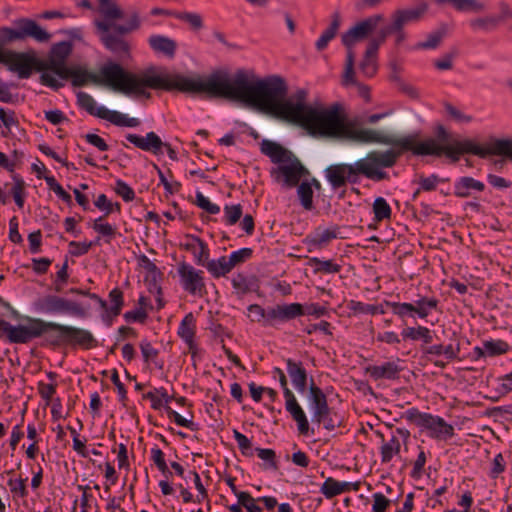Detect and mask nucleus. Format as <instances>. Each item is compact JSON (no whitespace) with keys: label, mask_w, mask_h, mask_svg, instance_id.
Instances as JSON below:
<instances>
[{"label":"nucleus","mask_w":512,"mask_h":512,"mask_svg":"<svg viewBox=\"0 0 512 512\" xmlns=\"http://www.w3.org/2000/svg\"><path fill=\"white\" fill-rule=\"evenodd\" d=\"M154 68L137 74L126 70L120 63L106 62L98 74L80 67H74L70 77L74 87H82L92 82L108 87L116 93L134 98H151L146 88L154 90H177L208 99L224 98V71H217L207 78L201 76L186 77L181 74H154Z\"/></svg>","instance_id":"nucleus-1"},{"label":"nucleus","mask_w":512,"mask_h":512,"mask_svg":"<svg viewBox=\"0 0 512 512\" xmlns=\"http://www.w3.org/2000/svg\"><path fill=\"white\" fill-rule=\"evenodd\" d=\"M283 115L288 123L300 126L315 138L349 141L359 144L397 145L412 149L409 139L384 131L362 128L356 122L346 119L340 104L327 108L302 107L296 105L285 107Z\"/></svg>","instance_id":"nucleus-2"},{"label":"nucleus","mask_w":512,"mask_h":512,"mask_svg":"<svg viewBox=\"0 0 512 512\" xmlns=\"http://www.w3.org/2000/svg\"><path fill=\"white\" fill-rule=\"evenodd\" d=\"M410 140L412 149H404L401 146L390 145L392 148L385 151H370L365 157L358 159L353 164H334L326 168V177L334 189L341 188L347 183L357 184L361 176L379 182L388 180L389 175L385 168H392L398 158L407 151L416 156L447 157V148L440 147L436 141L430 139L426 142H418V134L399 136Z\"/></svg>","instance_id":"nucleus-3"},{"label":"nucleus","mask_w":512,"mask_h":512,"mask_svg":"<svg viewBox=\"0 0 512 512\" xmlns=\"http://www.w3.org/2000/svg\"><path fill=\"white\" fill-rule=\"evenodd\" d=\"M23 319L26 324L17 326L0 320V339L5 336L10 343L27 344L32 339L43 337L42 345L53 349L69 346L89 350L98 346L97 339L87 329L30 316Z\"/></svg>","instance_id":"nucleus-4"},{"label":"nucleus","mask_w":512,"mask_h":512,"mask_svg":"<svg viewBox=\"0 0 512 512\" xmlns=\"http://www.w3.org/2000/svg\"><path fill=\"white\" fill-rule=\"evenodd\" d=\"M280 84V81L272 80V76L250 81L247 71L238 69L234 75L226 73V99L239 101L267 114L274 111L271 100L281 94Z\"/></svg>","instance_id":"nucleus-5"},{"label":"nucleus","mask_w":512,"mask_h":512,"mask_svg":"<svg viewBox=\"0 0 512 512\" xmlns=\"http://www.w3.org/2000/svg\"><path fill=\"white\" fill-rule=\"evenodd\" d=\"M472 154L480 158L490 155L505 156L512 159V140L494 139L489 145L481 146L474 141L457 142L447 147V158L452 162L459 161L461 155Z\"/></svg>","instance_id":"nucleus-6"},{"label":"nucleus","mask_w":512,"mask_h":512,"mask_svg":"<svg viewBox=\"0 0 512 512\" xmlns=\"http://www.w3.org/2000/svg\"><path fill=\"white\" fill-rule=\"evenodd\" d=\"M96 33L105 47L118 60L131 57V43L126 38V31L119 29V24L111 21H95Z\"/></svg>","instance_id":"nucleus-7"},{"label":"nucleus","mask_w":512,"mask_h":512,"mask_svg":"<svg viewBox=\"0 0 512 512\" xmlns=\"http://www.w3.org/2000/svg\"><path fill=\"white\" fill-rule=\"evenodd\" d=\"M34 308L36 311L43 314H66L78 318H86L90 309L89 306H85L82 303L54 294H48L38 298L34 302Z\"/></svg>","instance_id":"nucleus-8"},{"label":"nucleus","mask_w":512,"mask_h":512,"mask_svg":"<svg viewBox=\"0 0 512 512\" xmlns=\"http://www.w3.org/2000/svg\"><path fill=\"white\" fill-rule=\"evenodd\" d=\"M17 29L10 27H2L0 29V45L15 40H23L31 37L38 42H47L51 38V34L42 29L34 20L29 18H19L14 21Z\"/></svg>","instance_id":"nucleus-9"},{"label":"nucleus","mask_w":512,"mask_h":512,"mask_svg":"<svg viewBox=\"0 0 512 512\" xmlns=\"http://www.w3.org/2000/svg\"><path fill=\"white\" fill-rule=\"evenodd\" d=\"M405 417L411 423L430 431V436L436 439H446L454 435V427L442 417L420 412L417 408H410Z\"/></svg>","instance_id":"nucleus-10"},{"label":"nucleus","mask_w":512,"mask_h":512,"mask_svg":"<svg viewBox=\"0 0 512 512\" xmlns=\"http://www.w3.org/2000/svg\"><path fill=\"white\" fill-rule=\"evenodd\" d=\"M271 170V176L276 182H282L284 186L292 188L299 184L302 177L309 175L308 169L301 163V161L293 154L292 159H289Z\"/></svg>","instance_id":"nucleus-11"},{"label":"nucleus","mask_w":512,"mask_h":512,"mask_svg":"<svg viewBox=\"0 0 512 512\" xmlns=\"http://www.w3.org/2000/svg\"><path fill=\"white\" fill-rule=\"evenodd\" d=\"M272 80H278L281 82L280 87L282 88V92L280 95L276 96L273 100H271L272 105L274 106V111H268L267 115H270L276 119L288 122V119L284 117L282 114L288 105L292 107L299 105L302 107H312L311 105L306 104L307 92L303 89L298 90L294 94L295 101L291 99H286L288 93V87L285 80L280 76H272Z\"/></svg>","instance_id":"nucleus-12"},{"label":"nucleus","mask_w":512,"mask_h":512,"mask_svg":"<svg viewBox=\"0 0 512 512\" xmlns=\"http://www.w3.org/2000/svg\"><path fill=\"white\" fill-rule=\"evenodd\" d=\"M383 20L384 16L382 14H375L356 23L342 35V44L347 48V51H353L354 44L366 39Z\"/></svg>","instance_id":"nucleus-13"},{"label":"nucleus","mask_w":512,"mask_h":512,"mask_svg":"<svg viewBox=\"0 0 512 512\" xmlns=\"http://www.w3.org/2000/svg\"><path fill=\"white\" fill-rule=\"evenodd\" d=\"M126 140L135 147L143 151L151 152L154 155L163 154V148H165L169 158L173 161L177 160L176 151L169 143L163 142L155 132H148L145 137L130 133L126 135Z\"/></svg>","instance_id":"nucleus-14"},{"label":"nucleus","mask_w":512,"mask_h":512,"mask_svg":"<svg viewBox=\"0 0 512 512\" xmlns=\"http://www.w3.org/2000/svg\"><path fill=\"white\" fill-rule=\"evenodd\" d=\"M44 71L40 75V83L54 90H59L64 86L62 82L57 80L51 73L58 76L62 80H70L74 67H68L65 62H56L53 60H43Z\"/></svg>","instance_id":"nucleus-15"},{"label":"nucleus","mask_w":512,"mask_h":512,"mask_svg":"<svg viewBox=\"0 0 512 512\" xmlns=\"http://www.w3.org/2000/svg\"><path fill=\"white\" fill-rule=\"evenodd\" d=\"M424 11L425 8L396 10L392 15V23L381 28L378 33L386 39L388 35L392 34V31L401 30L406 24L418 21Z\"/></svg>","instance_id":"nucleus-16"},{"label":"nucleus","mask_w":512,"mask_h":512,"mask_svg":"<svg viewBox=\"0 0 512 512\" xmlns=\"http://www.w3.org/2000/svg\"><path fill=\"white\" fill-rule=\"evenodd\" d=\"M178 273L181 278L183 288L189 293L195 294L201 292L204 288L203 277L201 271H196L193 266L182 262L179 264Z\"/></svg>","instance_id":"nucleus-17"},{"label":"nucleus","mask_w":512,"mask_h":512,"mask_svg":"<svg viewBox=\"0 0 512 512\" xmlns=\"http://www.w3.org/2000/svg\"><path fill=\"white\" fill-rule=\"evenodd\" d=\"M383 35L377 33V36L372 38L367 46L363 60L360 63V70L367 77H372L377 71L376 56L381 44L385 42Z\"/></svg>","instance_id":"nucleus-18"},{"label":"nucleus","mask_w":512,"mask_h":512,"mask_svg":"<svg viewBox=\"0 0 512 512\" xmlns=\"http://www.w3.org/2000/svg\"><path fill=\"white\" fill-rule=\"evenodd\" d=\"M302 315H304V306L300 303L283 304L269 308V318L272 319V323L275 320L289 321Z\"/></svg>","instance_id":"nucleus-19"},{"label":"nucleus","mask_w":512,"mask_h":512,"mask_svg":"<svg viewBox=\"0 0 512 512\" xmlns=\"http://www.w3.org/2000/svg\"><path fill=\"white\" fill-rule=\"evenodd\" d=\"M261 152L268 156L273 163H285L289 159H292L293 153L279 143L264 139L260 144Z\"/></svg>","instance_id":"nucleus-20"},{"label":"nucleus","mask_w":512,"mask_h":512,"mask_svg":"<svg viewBox=\"0 0 512 512\" xmlns=\"http://www.w3.org/2000/svg\"><path fill=\"white\" fill-rule=\"evenodd\" d=\"M402 368L396 362H385L382 365H370L366 367V373L374 380L399 378Z\"/></svg>","instance_id":"nucleus-21"},{"label":"nucleus","mask_w":512,"mask_h":512,"mask_svg":"<svg viewBox=\"0 0 512 512\" xmlns=\"http://www.w3.org/2000/svg\"><path fill=\"white\" fill-rule=\"evenodd\" d=\"M195 331H196V319L192 313H188L182 319L179 328L178 335L187 344L189 352L194 355L196 350L195 343Z\"/></svg>","instance_id":"nucleus-22"},{"label":"nucleus","mask_w":512,"mask_h":512,"mask_svg":"<svg viewBox=\"0 0 512 512\" xmlns=\"http://www.w3.org/2000/svg\"><path fill=\"white\" fill-rule=\"evenodd\" d=\"M340 227L336 224L327 229L316 228L315 231L307 236V242L317 248L325 247L330 241L338 238Z\"/></svg>","instance_id":"nucleus-23"},{"label":"nucleus","mask_w":512,"mask_h":512,"mask_svg":"<svg viewBox=\"0 0 512 512\" xmlns=\"http://www.w3.org/2000/svg\"><path fill=\"white\" fill-rule=\"evenodd\" d=\"M485 189V184L473 177L464 176L460 177L454 183V195L458 198H468L472 195V191L482 192Z\"/></svg>","instance_id":"nucleus-24"},{"label":"nucleus","mask_w":512,"mask_h":512,"mask_svg":"<svg viewBox=\"0 0 512 512\" xmlns=\"http://www.w3.org/2000/svg\"><path fill=\"white\" fill-rule=\"evenodd\" d=\"M287 373L291 378L294 387L301 393L305 392L307 387V372L302 362H296L292 359L286 360Z\"/></svg>","instance_id":"nucleus-25"},{"label":"nucleus","mask_w":512,"mask_h":512,"mask_svg":"<svg viewBox=\"0 0 512 512\" xmlns=\"http://www.w3.org/2000/svg\"><path fill=\"white\" fill-rule=\"evenodd\" d=\"M509 350V345L503 340H490L483 343V347H475L473 354L476 359L484 356H499L505 354Z\"/></svg>","instance_id":"nucleus-26"},{"label":"nucleus","mask_w":512,"mask_h":512,"mask_svg":"<svg viewBox=\"0 0 512 512\" xmlns=\"http://www.w3.org/2000/svg\"><path fill=\"white\" fill-rule=\"evenodd\" d=\"M309 400L315 417H321L327 411V397L321 388L315 385L313 379L309 387Z\"/></svg>","instance_id":"nucleus-27"},{"label":"nucleus","mask_w":512,"mask_h":512,"mask_svg":"<svg viewBox=\"0 0 512 512\" xmlns=\"http://www.w3.org/2000/svg\"><path fill=\"white\" fill-rule=\"evenodd\" d=\"M150 47L157 53H162L169 58H173L176 53V42L163 35H152L148 39Z\"/></svg>","instance_id":"nucleus-28"},{"label":"nucleus","mask_w":512,"mask_h":512,"mask_svg":"<svg viewBox=\"0 0 512 512\" xmlns=\"http://www.w3.org/2000/svg\"><path fill=\"white\" fill-rule=\"evenodd\" d=\"M438 4H450L458 12L480 13L486 10V5L477 0H436Z\"/></svg>","instance_id":"nucleus-29"},{"label":"nucleus","mask_w":512,"mask_h":512,"mask_svg":"<svg viewBox=\"0 0 512 512\" xmlns=\"http://www.w3.org/2000/svg\"><path fill=\"white\" fill-rule=\"evenodd\" d=\"M340 22V15L338 13H334L332 15V21L330 25L323 31L315 43L316 49L318 51L324 50L328 46V43L336 36L340 27Z\"/></svg>","instance_id":"nucleus-30"},{"label":"nucleus","mask_w":512,"mask_h":512,"mask_svg":"<svg viewBox=\"0 0 512 512\" xmlns=\"http://www.w3.org/2000/svg\"><path fill=\"white\" fill-rule=\"evenodd\" d=\"M108 297L111 303V306L108 310V326H110L113 319L121 314L122 308L124 306V294L120 288L116 287L109 292Z\"/></svg>","instance_id":"nucleus-31"},{"label":"nucleus","mask_w":512,"mask_h":512,"mask_svg":"<svg viewBox=\"0 0 512 512\" xmlns=\"http://www.w3.org/2000/svg\"><path fill=\"white\" fill-rule=\"evenodd\" d=\"M98 2L99 11L104 17L102 21L114 22L115 20L123 18L124 13L114 0H98Z\"/></svg>","instance_id":"nucleus-32"},{"label":"nucleus","mask_w":512,"mask_h":512,"mask_svg":"<svg viewBox=\"0 0 512 512\" xmlns=\"http://www.w3.org/2000/svg\"><path fill=\"white\" fill-rule=\"evenodd\" d=\"M309 265L313 267V272L315 274L324 273V274H335L339 273L342 269V266L338 263H335L333 260H322L318 257H312L309 259Z\"/></svg>","instance_id":"nucleus-33"},{"label":"nucleus","mask_w":512,"mask_h":512,"mask_svg":"<svg viewBox=\"0 0 512 512\" xmlns=\"http://www.w3.org/2000/svg\"><path fill=\"white\" fill-rule=\"evenodd\" d=\"M209 313L210 318L207 329L210 331L213 339L219 342L222 345V349H224V329L222 326L223 315L219 311H216L215 313L210 311Z\"/></svg>","instance_id":"nucleus-34"},{"label":"nucleus","mask_w":512,"mask_h":512,"mask_svg":"<svg viewBox=\"0 0 512 512\" xmlns=\"http://www.w3.org/2000/svg\"><path fill=\"white\" fill-rule=\"evenodd\" d=\"M312 422L317 423L318 425L323 424L326 430L332 431L343 425V417L339 416L337 413H333L329 406H327V411L323 416L315 417V414H313Z\"/></svg>","instance_id":"nucleus-35"},{"label":"nucleus","mask_w":512,"mask_h":512,"mask_svg":"<svg viewBox=\"0 0 512 512\" xmlns=\"http://www.w3.org/2000/svg\"><path fill=\"white\" fill-rule=\"evenodd\" d=\"M73 50V45L69 41H61L55 43L49 52L46 60H53L56 62H65Z\"/></svg>","instance_id":"nucleus-36"},{"label":"nucleus","mask_w":512,"mask_h":512,"mask_svg":"<svg viewBox=\"0 0 512 512\" xmlns=\"http://www.w3.org/2000/svg\"><path fill=\"white\" fill-rule=\"evenodd\" d=\"M470 27L474 31L491 32L498 28V18L496 15H487L484 17H478L469 21Z\"/></svg>","instance_id":"nucleus-37"},{"label":"nucleus","mask_w":512,"mask_h":512,"mask_svg":"<svg viewBox=\"0 0 512 512\" xmlns=\"http://www.w3.org/2000/svg\"><path fill=\"white\" fill-rule=\"evenodd\" d=\"M401 449L400 440L397 436L392 435L391 438L384 442L380 447L381 462L388 463L394 455L399 454Z\"/></svg>","instance_id":"nucleus-38"},{"label":"nucleus","mask_w":512,"mask_h":512,"mask_svg":"<svg viewBox=\"0 0 512 512\" xmlns=\"http://www.w3.org/2000/svg\"><path fill=\"white\" fill-rule=\"evenodd\" d=\"M253 256V250L251 248H241L230 254L226 261V273L230 272L233 268L245 263Z\"/></svg>","instance_id":"nucleus-39"},{"label":"nucleus","mask_w":512,"mask_h":512,"mask_svg":"<svg viewBox=\"0 0 512 512\" xmlns=\"http://www.w3.org/2000/svg\"><path fill=\"white\" fill-rule=\"evenodd\" d=\"M447 33V28L445 25H442L436 31H433L427 36V39L423 42H419L416 44L417 49H435L442 42L444 36Z\"/></svg>","instance_id":"nucleus-40"},{"label":"nucleus","mask_w":512,"mask_h":512,"mask_svg":"<svg viewBox=\"0 0 512 512\" xmlns=\"http://www.w3.org/2000/svg\"><path fill=\"white\" fill-rule=\"evenodd\" d=\"M439 301L436 298L422 297L418 299L414 304V312L420 318L425 319L428 317L430 310L438 307Z\"/></svg>","instance_id":"nucleus-41"},{"label":"nucleus","mask_w":512,"mask_h":512,"mask_svg":"<svg viewBox=\"0 0 512 512\" xmlns=\"http://www.w3.org/2000/svg\"><path fill=\"white\" fill-rule=\"evenodd\" d=\"M384 305L389 307L394 315H397L402 320L406 317H414V304L412 303H400V302H392V301H384Z\"/></svg>","instance_id":"nucleus-42"},{"label":"nucleus","mask_w":512,"mask_h":512,"mask_svg":"<svg viewBox=\"0 0 512 512\" xmlns=\"http://www.w3.org/2000/svg\"><path fill=\"white\" fill-rule=\"evenodd\" d=\"M12 179L14 181V185L11 188V194L15 200L16 205L21 209L24 206L25 202V181L18 174H13Z\"/></svg>","instance_id":"nucleus-43"},{"label":"nucleus","mask_w":512,"mask_h":512,"mask_svg":"<svg viewBox=\"0 0 512 512\" xmlns=\"http://www.w3.org/2000/svg\"><path fill=\"white\" fill-rule=\"evenodd\" d=\"M349 308L359 314H385V310L383 308V305H372V304H366L360 301H350Z\"/></svg>","instance_id":"nucleus-44"},{"label":"nucleus","mask_w":512,"mask_h":512,"mask_svg":"<svg viewBox=\"0 0 512 512\" xmlns=\"http://www.w3.org/2000/svg\"><path fill=\"white\" fill-rule=\"evenodd\" d=\"M373 213L374 219L377 222H381L385 219H390L392 211L387 201L382 197H378L373 203Z\"/></svg>","instance_id":"nucleus-45"},{"label":"nucleus","mask_w":512,"mask_h":512,"mask_svg":"<svg viewBox=\"0 0 512 512\" xmlns=\"http://www.w3.org/2000/svg\"><path fill=\"white\" fill-rule=\"evenodd\" d=\"M436 136L437 138H427L425 139L423 142H426L430 139H433L434 141H436V143L440 146V147H444V148H447V147H450L452 145H454L455 143L457 142H464V141H472L471 139H464V140H452L450 141V138H451V135L450 133L446 130V128L439 124L437 127H436Z\"/></svg>","instance_id":"nucleus-46"},{"label":"nucleus","mask_w":512,"mask_h":512,"mask_svg":"<svg viewBox=\"0 0 512 512\" xmlns=\"http://www.w3.org/2000/svg\"><path fill=\"white\" fill-rule=\"evenodd\" d=\"M174 18L188 24L193 30H200L204 26L202 16L198 13L176 11Z\"/></svg>","instance_id":"nucleus-47"},{"label":"nucleus","mask_w":512,"mask_h":512,"mask_svg":"<svg viewBox=\"0 0 512 512\" xmlns=\"http://www.w3.org/2000/svg\"><path fill=\"white\" fill-rule=\"evenodd\" d=\"M354 62H355L354 52L347 51L345 71H344L343 79H342V84L344 86L357 84V81L355 79V72H354Z\"/></svg>","instance_id":"nucleus-48"},{"label":"nucleus","mask_w":512,"mask_h":512,"mask_svg":"<svg viewBox=\"0 0 512 512\" xmlns=\"http://www.w3.org/2000/svg\"><path fill=\"white\" fill-rule=\"evenodd\" d=\"M77 104L81 109L85 110L90 115L98 117V108L96 107V102L88 93L79 91L77 93Z\"/></svg>","instance_id":"nucleus-49"},{"label":"nucleus","mask_w":512,"mask_h":512,"mask_svg":"<svg viewBox=\"0 0 512 512\" xmlns=\"http://www.w3.org/2000/svg\"><path fill=\"white\" fill-rule=\"evenodd\" d=\"M297 194L299 196L301 205L306 210H311L313 208V190L311 184L308 182H302L298 186Z\"/></svg>","instance_id":"nucleus-50"},{"label":"nucleus","mask_w":512,"mask_h":512,"mask_svg":"<svg viewBox=\"0 0 512 512\" xmlns=\"http://www.w3.org/2000/svg\"><path fill=\"white\" fill-rule=\"evenodd\" d=\"M283 394H284V397L286 400V402H285L286 410L291 414V416L294 420L305 415L303 409L298 404V402L291 390H287Z\"/></svg>","instance_id":"nucleus-51"},{"label":"nucleus","mask_w":512,"mask_h":512,"mask_svg":"<svg viewBox=\"0 0 512 512\" xmlns=\"http://www.w3.org/2000/svg\"><path fill=\"white\" fill-rule=\"evenodd\" d=\"M248 312L252 321H264V325L272 326V319L269 318V309L265 310L258 304H252L248 307Z\"/></svg>","instance_id":"nucleus-52"},{"label":"nucleus","mask_w":512,"mask_h":512,"mask_svg":"<svg viewBox=\"0 0 512 512\" xmlns=\"http://www.w3.org/2000/svg\"><path fill=\"white\" fill-rule=\"evenodd\" d=\"M254 451L257 453L258 457L264 461V469H278L276 453L273 449L256 448Z\"/></svg>","instance_id":"nucleus-53"},{"label":"nucleus","mask_w":512,"mask_h":512,"mask_svg":"<svg viewBox=\"0 0 512 512\" xmlns=\"http://www.w3.org/2000/svg\"><path fill=\"white\" fill-rule=\"evenodd\" d=\"M98 118L105 119L116 126L123 127L125 114H122L118 111H111L105 107L98 108Z\"/></svg>","instance_id":"nucleus-54"},{"label":"nucleus","mask_w":512,"mask_h":512,"mask_svg":"<svg viewBox=\"0 0 512 512\" xmlns=\"http://www.w3.org/2000/svg\"><path fill=\"white\" fill-rule=\"evenodd\" d=\"M94 205L100 209L105 211V216H108L112 212L116 211L120 213L121 204L119 202L112 203L107 199L105 194H100L94 202Z\"/></svg>","instance_id":"nucleus-55"},{"label":"nucleus","mask_w":512,"mask_h":512,"mask_svg":"<svg viewBox=\"0 0 512 512\" xmlns=\"http://www.w3.org/2000/svg\"><path fill=\"white\" fill-rule=\"evenodd\" d=\"M444 109L448 117L458 123H469L472 121V116L464 114L461 110H459L457 107L452 105L449 102H445L443 104Z\"/></svg>","instance_id":"nucleus-56"},{"label":"nucleus","mask_w":512,"mask_h":512,"mask_svg":"<svg viewBox=\"0 0 512 512\" xmlns=\"http://www.w3.org/2000/svg\"><path fill=\"white\" fill-rule=\"evenodd\" d=\"M320 492L327 498L331 499L340 494L339 481L332 477H328L320 488Z\"/></svg>","instance_id":"nucleus-57"},{"label":"nucleus","mask_w":512,"mask_h":512,"mask_svg":"<svg viewBox=\"0 0 512 512\" xmlns=\"http://www.w3.org/2000/svg\"><path fill=\"white\" fill-rule=\"evenodd\" d=\"M234 437L237 441L238 447L244 456L252 457L254 455V449L252 448L251 441L242 433L234 430Z\"/></svg>","instance_id":"nucleus-58"},{"label":"nucleus","mask_w":512,"mask_h":512,"mask_svg":"<svg viewBox=\"0 0 512 512\" xmlns=\"http://www.w3.org/2000/svg\"><path fill=\"white\" fill-rule=\"evenodd\" d=\"M114 191L117 195L122 197L126 202H130L135 199L134 190L123 180L118 179L115 184Z\"/></svg>","instance_id":"nucleus-59"},{"label":"nucleus","mask_w":512,"mask_h":512,"mask_svg":"<svg viewBox=\"0 0 512 512\" xmlns=\"http://www.w3.org/2000/svg\"><path fill=\"white\" fill-rule=\"evenodd\" d=\"M239 504L248 512H262V508L256 504V501L248 492L238 494Z\"/></svg>","instance_id":"nucleus-60"},{"label":"nucleus","mask_w":512,"mask_h":512,"mask_svg":"<svg viewBox=\"0 0 512 512\" xmlns=\"http://www.w3.org/2000/svg\"><path fill=\"white\" fill-rule=\"evenodd\" d=\"M195 204L209 214H217L220 212V207L211 203L201 192L196 193Z\"/></svg>","instance_id":"nucleus-61"},{"label":"nucleus","mask_w":512,"mask_h":512,"mask_svg":"<svg viewBox=\"0 0 512 512\" xmlns=\"http://www.w3.org/2000/svg\"><path fill=\"white\" fill-rule=\"evenodd\" d=\"M139 346L145 363L154 361L158 357L159 351L153 348L152 344L148 340H142Z\"/></svg>","instance_id":"nucleus-62"},{"label":"nucleus","mask_w":512,"mask_h":512,"mask_svg":"<svg viewBox=\"0 0 512 512\" xmlns=\"http://www.w3.org/2000/svg\"><path fill=\"white\" fill-rule=\"evenodd\" d=\"M166 413L170 419H173V421L179 425L186 428H190L194 430V422L192 420H188L184 417H182L178 412L174 411L170 406L166 405L165 407Z\"/></svg>","instance_id":"nucleus-63"},{"label":"nucleus","mask_w":512,"mask_h":512,"mask_svg":"<svg viewBox=\"0 0 512 512\" xmlns=\"http://www.w3.org/2000/svg\"><path fill=\"white\" fill-rule=\"evenodd\" d=\"M372 497L374 501L372 506L373 512H385L391 503L382 493H374Z\"/></svg>","instance_id":"nucleus-64"}]
</instances>
